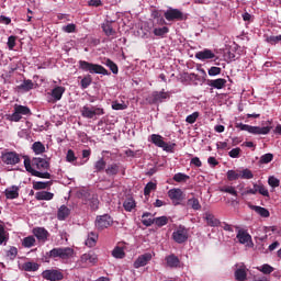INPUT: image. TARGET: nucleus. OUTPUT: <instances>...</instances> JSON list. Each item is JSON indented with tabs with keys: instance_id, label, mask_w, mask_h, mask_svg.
<instances>
[{
	"instance_id": "6ab92c4d",
	"label": "nucleus",
	"mask_w": 281,
	"mask_h": 281,
	"mask_svg": "<svg viewBox=\"0 0 281 281\" xmlns=\"http://www.w3.org/2000/svg\"><path fill=\"white\" fill-rule=\"evenodd\" d=\"M120 173V164L117 162H112L106 166L105 168V175L108 177H115Z\"/></svg>"
},
{
	"instance_id": "c85d7f7f",
	"label": "nucleus",
	"mask_w": 281,
	"mask_h": 281,
	"mask_svg": "<svg viewBox=\"0 0 281 281\" xmlns=\"http://www.w3.org/2000/svg\"><path fill=\"white\" fill-rule=\"evenodd\" d=\"M66 89L64 87H55V89L52 91V97L55 102L60 101Z\"/></svg>"
},
{
	"instance_id": "c9c22d12",
	"label": "nucleus",
	"mask_w": 281,
	"mask_h": 281,
	"mask_svg": "<svg viewBox=\"0 0 281 281\" xmlns=\"http://www.w3.org/2000/svg\"><path fill=\"white\" fill-rule=\"evenodd\" d=\"M170 32L168 26L155 27L154 35L159 38H165V36Z\"/></svg>"
},
{
	"instance_id": "5fc2aeb1",
	"label": "nucleus",
	"mask_w": 281,
	"mask_h": 281,
	"mask_svg": "<svg viewBox=\"0 0 281 281\" xmlns=\"http://www.w3.org/2000/svg\"><path fill=\"white\" fill-rule=\"evenodd\" d=\"M35 238L33 236H29V237H25L23 239V243L22 245L25 247V248H31L32 246H34L35 244Z\"/></svg>"
},
{
	"instance_id": "cd10ccee",
	"label": "nucleus",
	"mask_w": 281,
	"mask_h": 281,
	"mask_svg": "<svg viewBox=\"0 0 281 281\" xmlns=\"http://www.w3.org/2000/svg\"><path fill=\"white\" fill-rule=\"evenodd\" d=\"M35 198L38 201H50L54 199V193H50L49 191H38Z\"/></svg>"
},
{
	"instance_id": "6e6d98bb",
	"label": "nucleus",
	"mask_w": 281,
	"mask_h": 281,
	"mask_svg": "<svg viewBox=\"0 0 281 281\" xmlns=\"http://www.w3.org/2000/svg\"><path fill=\"white\" fill-rule=\"evenodd\" d=\"M199 116H200V112H193L192 114L186 117V122L189 124H194L199 119Z\"/></svg>"
},
{
	"instance_id": "bf43d9fd",
	"label": "nucleus",
	"mask_w": 281,
	"mask_h": 281,
	"mask_svg": "<svg viewBox=\"0 0 281 281\" xmlns=\"http://www.w3.org/2000/svg\"><path fill=\"white\" fill-rule=\"evenodd\" d=\"M240 153H241V149L240 147H236V148H233L229 153H228V156L233 159H237L240 157Z\"/></svg>"
},
{
	"instance_id": "f3484780",
	"label": "nucleus",
	"mask_w": 281,
	"mask_h": 281,
	"mask_svg": "<svg viewBox=\"0 0 281 281\" xmlns=\"http://www.w3.org/2000/svg\"><path fill=\"white\" fill-rule=\"evenodd\" d=\"M237 268L235 270V280L236 281H246L247 280V272L245 263L235 265Z\"/></svg>"
},
{
	"instance_id": "6e6552de",
	"label": "nucleus",
	"mask_w": 281,
	"mask_h": 281,
	"mask_svg": "<svg viewBox=\"0 0 281 281\" xmlns=\"http://www.w3.org/2000/svg\"><path fill=\"white\" fill-rule=\"evenodd\" d=\"M81 116L85 119H94L97 115H104L105 111L102 108L83 105L80 110Z\"/></svg>"
},
{
	"instance_id": "0eeeda50",
	"label": "nucleus",
	"mask_w": 281,
	"mask_h": 281,
	"mask_svg": "<svg viewBox=\"0 0 281 281\" xmlns=\"http://www.w3.org/2000/svg\"><path fill=\"white\" fill-rule=\"evenodd\" d=\"M171 98L170 92L162 91H154L148 98L147 101L149 104H160L166 102V100H169Z\"/></svg>"
},
{
	"instance_id": "052dcab7",
	"label": "nucleus",
	"mask_w": 281,
	"mask_h": 281,
	"mask_svg": "<svg viewBox=\"0 0 281 281\" xmlns=\"http://www.w3.org/2000/svg\"><path fill=\"white\" fill-rule=\"evenodd\" d=\"M77 160V157L75 155V151L72 149H68L66 154V161L67 162H75Z\"/></svg>"
},
{
	"instance_id": "39448f33",
	"label": "nucleus",
	"mask_w": 281,
	"mask_h": 281,
	"mask_svg": "<svg viewBox=\"0 0 281 281\" xmlns=\"http://www.w3.org/2000/svg\"><path fill=\"white\" fill-rule=\"evenodd\" d=\"M237 127L240 131H246L247 133H250L251 135H268L271 131V126H251L247 124L239 123L237 124Z\"/></svg>"
},
{
	"instance_id": "2f4dec72",
	"label": "nucleus",
	"mask_w": 281,
	"mask_h": 281,
	"mask_svg": "<svg viewBox=\"0 0 281 281\" xmlns=\"http://www.w3.org/2000/svg\"><path fill=\"white\" fill-rule=\"evenodd\" d=\"M53 184V181H34L33 182V189L38 191V190H45L48 187Z\"/></svg>"
},
{
	"instance_id": "bb28decb",
	"label": "nucleus",
	"mask_w": 281,
	"mask_h": 281,
	"mask_svg": "<svg viewBox=\"0 0 281 281\" xmlns=\"http://www.w3.org/2000/svg\"><path fill=\"white\" fill-rule=\"evenodd\" d=\"M187 206L192 209L193 211H200L202 209V205L198 198H189V200H187Z\"/></svg>"
},
{
	"instance_id": "a878e982",
	"label": "nucleus",
	"mask_w": 281,
	"mask_h": 281,
	"mask_svg": "<svg viewBox=\"0 0 281 281\" xmlns=\"http://www.w3.org/2000/svg\"><path fill=\"white\" fill-rule=\"evenodd\" d=\"M108 162L103 157H101L99 160L94 162V172L101 173L103 170H106Z\"/></svg>"
},
{
	"instance_id": "5701e85b",
	"label": "nucleus",
	"mask_w": 281,
	"mask_h": 281,
	"mask_svg": "<svg viewBox=\"0 0 281 281\" xmlns=\"http://www.w3.org/2000/svg\"><path fill=\"white\" fill-rule=\"evenodd\" d=\"M204 218L206 224L211 227H218L221 225V221L216 218L212 213H205Z\"/></svg>"
},
{
	"instance_id": "4468645a",
	"label": "nucleus",
	"mask_w": 281,
	"mask_h": 281,
	"mask_svg": "<svg viewBox=\"0 0 281 281\" xmlns=\"http://www.w3.org/2000/svg\"><path fill=\"white\" fill-rule=\"evenodd\" d=\"M168 196L176 205H179L181 201L186 199V193L180 188H172L168 192Z\"/></svg>"
},
{
	"instance_id": "4d7b16f0",
	"label": "nucleus",
	"mask_w": 281,
	"mask_h": 281,
	"mask_svg": "<svg viewBox=\"0 0 281 281\" xmlns=\"http://www.w3.org/2000/svg\"><path fill=\"white\" fill-rule=\"evenodd\" d=\"M257 192L262 196L269 198V191L262 183H257Z\"/></svg>"
},
{
	"instance_id": "f8f14e48",
	"label": "nucleus",
	"mask_w": 281,
	"mask_h": 281,
	"mask_svg": "<svg viewBox=\"0 0 281 281\" xmlns=\"http://www.w3.org/2000/svg\"><path fill=\"white\" fill-rule=\"evenodd\" d=\"M165 19L168 22H181L186 16L179 9H169L165 12Z\"/></svg>"
},
{
	"instance_id": "338daca9",
	"label": "nucleus",
	"mask_w": 281,
	"mask_h": 281,
	"mask_svg": "<svg viewBox=\"0 0 281 281\" xmlns=\"http://www.w3.org/2000/svg\"><path fill=\"white\" fill-rule=\"evenodd\" d=\"M64 32L67 34H71L76 32V24L70 23L64 26Z\"/></svg>"
},
{
	"instance_id": "a211bd4d",
	"label": "nucleus",
	"mask_w": 281,
	"mask_h": 281,
	"mask_svg": "<svg viewBox=\"0 0 281 281\" xmlns=\"http://www.w3.org/2000/svg\"><path fill=\"white\" fill-rule=\"evenodd\" d=\"M35 237L45 243L48 239L49 233L44 227H36L33 229Z\"/></svg>"
},
{
	"instance_id": "a18cd8bd",
	"label": "nucleus",
	"mask_w": 281,
	"mask_h": 281,
	"mask_svg": "<svg viewBox=\"0 0 281 281\" xmlns=\"http://www.w3.org/2000/svg\"><path fill=\"white\" fill-rule=\"evenodd\" d=\"M92 77L91 75H87L85 78L81 79L80 81V86H81V89H87L89 88L91 85H92Z\"/></svg>"
},
{
	"instance_id": "0e129e2a",
	"label": "nucleus",
	"mask_w": 281,
	"mask_h": 281,
	"mask_svg": "<svg viewBox=\"0 0 281 281\" xmlns=\"http://www.w3.org/2000/svg\"><path fill=\"white\" fill-rule=\"evenodd\" d=\"M99 204H100V201H99L98 198H91V199H90V209H91L92 211L99 210Z\"/></svg>"
},
{
	"instance_id": "ddd939ff",
	"label": "nucleus",
	"mask_w": 281,
	"mask_h": 281,
	"mask_svg": "<svg viewBox=\"0 0 281 281\" xmlns=\"http://www.w3.org/2000/svg\"><path fill=\"white\" fill-rule=\"evenodd\" d=\"M111 225H113V218L110 215L105 214L102 216H97L95 227L99 231H103V229L110 227Z\"/></svg>"
},
{
	"instance_id": "9d476101",
	"label": "nucleus",
	"mask_w": 281,
	"mask_h": 281,
	"mask_svg": "<svg viewBox=\"0 0 281 281\" xmlns=\"http://www.w3.org/2000/svg\"><path fill=\"white\" fill-rule=\"evenodd\" d=\"M173 241L178 244H183L189 239V231L180 225L178 226V229H176L172 234Z\"/></svg>"
},
{
	"instance_id": "680f3d73",
	"label": "nucleus",
	"mask_w": 281,
	"mask_h": 281,
	"mask_svg": "<svg viewBox=\"0 0 281 281\" xmlns=\"http://www.w3.org/2000/svg\"><path fill=\"white\" fill-rule=\"evenodd\" d=\"M268 183L271 188H278L280 186V180L274 176L269 177Z\"/></svg>"
},
{
	"instance_id": "37998d69",
	"label": "nucleus",
	"mask_w": 281,
	"mask_h": 281,
	"mask_svg": "<svg viewBox=\"0 0 281 281\" xmlns=\"http://www.w3.org/2000/svg\"><path fill=\"white\" fill-rule=\"evenodd\" d=\"M258 192V183H254V187L250 188V187H247L246 189H244V191H241V196H247L249 194H257Z\"/></svg>"
},
{
	"instance_id": "412c9836",
	"label": "nucleus",
	"mask_w": 281,
	"mask_h": 281,
	"mask_svg": "<svg viewBox=\"0 0 281 281\" xmlns=\"http://www.w3.org/2000/svg\"><path fill=\"white\" fill-rule=\"evenodd\" d=\"M207 85L214 89L221 90L224 89L227 85V79H210Z\"/></svg>"
},
{
	"instance_id": "f03ea898",
	"label": "nucleus",
	"mask_w": 281,
	"mask_h": 281,
	"mask_svg": "<svg viewBox=\"0 0 281 281\" xmlns=\"http://www.w3.org/2000/svg\"><path fill=\"white\" fill-rule=\"evenodd\" d=\"M79 68L83 71H88L89 74H98L103 76H110L111 72L100 64L90 63L87 60H79Z\"/></svg>"
},
{
	"instance_id": "1a4fd4ad",
	"label": "nucleus",
	"mask_w": 281,
	"mask_h": 281,
	"mask_svg": "<svg viewBox=\"0 0 281 281\" xmlns=\"http://www.w3.org/2000/svg\"><path fill=\"white\" fill-rule=\"evenodd\" d=\"M42 278L46 281H63L65 276L59 269H47L43 271Z\"/></svg>"
},
{
	"instance_id": "e433bc0d",
	"label": "nucleus",
	"mask_w": 281,
	"mask_h": 281,
	"mask_svg": "<svg viewBox=\"0 0 281 281\" xmlns=\"http://www.w3.org/2000/svg\"><path fill=\"white\" fill-rule=\"evenodd\" d=\"M220 192L228 193L233 196H238V191H236V188L234 186L220 187Z\"/></svg>"
},
{
	"instance_id": "393cba45",
	"label": "nucleus",
	"mask_w": 281,
	"mask_h": 281,
	"mask_svg": "<svg viewBox=\"0 0 281 281\" xmlns=\"http://www.w3.org/2000/svg\"><path fill=\"white\" fill-rule=\"evenodd\" d=\"M5 198L9 200H14L19 198V188L13 186L12 188H8L4 191Z\"/></svg>"
},
{
	"instance_id": "f704fd0d",
	"label": "nucleus",
	"mask_w": 281,
	"mask_h": 281,
	"mask_svg": "<svg viewBox=\"0 0 281 281\" xmlns=\"http://www.w3.org/2000/svg\"><path fill=\"white\" fill-rule=\"evenodd\" d=\"M22 268L25 272H36L40 266L36 262L27 261L22 266Z\"/></svg>"
},
{
	"instance_id": "9b49d317",
	"label": "nucleus",
	"mask_w": 281,
	"mask_h": 281,
	"mask_svg": "<svg viewBox=\"0 0 281 281\" xmlns=\"http://www.w3.org/2000/svg\"><path fill=\"white\" fill-rule=\"evenodd\" d=\"M151 143H153L155 146H157V147L164 149V150L167 151V153H171V151L173 150V147L176 146V144H173V145H168V144L162 139V136L159 135V134H153V135H151Z\"/></svg>"
},
{
	"instance_id": "864d4df0",
	"label": "nucleus",
	"mask_w": 281,
	"mask_h": 281,
	"mask_svg": "<svg viewBox=\"0 0 281 281\" xmlns=\"http://www.w3.org/2000/svg\"><path fill=\"white\" fill-rule=\"evenodd\" d=\"M272 160H273V154L268 153V154H265V155L261 156L260 164L261 165H268Z\"/></svg>"
},
{
	"instance_id": "a19ab883",
	"label": "nucleus",
	"mask_w": 281,
	"mask_h": 281,
	"mask_svg": "<svg viewBox=\"0 0 281 281\" xmlns=\"http://www.w3.org/2000/svg\"><path fill=\"white\" fill-rule=\"evenodd\" d=\"M135 200L133 198H126V200L123 203V207L126 212H131L133 209H135Z\"/></svg>"
},
{
	"instance_id": "69168bd1",
	"label": "nucleus",
	"mask_w": 281,
	"mask_h": 281,
	"mask_svg": "<svg viewBox=\"0 0 281 281\" xmlns=\"http://www.w3.org/2000/svg\"><path fill=\"white\" fill-rule=\"evenodd\" d=\"M274 271L273 267H271L270 265H263L260 269V272H262L263 274H271Z\"/></svg>"
},
{
	"instance_id": "3c124183",
	"label": "nucleus",
	"mask_w": 281,
	"mask_h": 281,
	"mask_svg": "<svg viewBox=\"0 0 281 281\" xmlns=\"http://www.w3.org/2000/svg\"><path fill=\"white\" fill-rule=\"evenodd\" d=\"M240 179V173L236 170H228L227 171V180L228 181H236Z\"/></svg>"
},
{
	"instance_id": "4c0bfd02",
	"label": "nucleus",
	"mask_w": 281,
	"mask_h": 281,
	"mask_svg": "<svg viewBox=\"0 0 281 281\" xmlns=\"http://www.w3.org/2000/svg\"><path fill=\"white\" fill-rule=\"evenodd\" d=\"M250 209L252 211H255L257 214H259L261 217H269L270 216V213L267 209H263V207H260V206H255V205H251Z\"/></svg>"
},
{
	"instance_id": "aec40b11",
	"label": "nucleus",
	"mask_w": 281,
	"mask_h": 281,
	"mask_svg": "<svg viewBox=\"0 0 281 281\" xmlns=\"http://www.w3.org/2000/svg\"><path fill=\"white\" fill-rule=\"evenodd\" d=\"M81 262H85L86 265H97L98 255L94 252L83 254L81 256Z\"/></svg>"
},
{
	"instance_id": "423d86ee",
	"label": "nucleus",
	"mask_w": 281,
	"mask_h": 281,
	"mask_svg": "<svg viewBox=\"0 0 281 281\" xmlns=\"http://www.w3.org/2000/svg\"><path fill=\"white\" fill-rule=\"evenodd\" d=\"M148 216H151L150 213L146 212L142 216V223L149 227L153 224H156L158 227H162L169 223V218L167 216L156 217V218H147Z\"/></svg>"
},
{
	"instance_id": "c756f323",
	"label": "nucleus",
	"mask_w": 281,
	"mask_h": 281,
	"mask_svg": "<svg viewBox=\"0 0 281 281\" xmlns=\"http://www.w3.org/2000/svg\"><path fill=\"white\" fill-rule=\"evenodd\" d=\"M236 237L240 244H246L248 241H251V236L246 231H243V229L238 231Z\"/></svg>"
},
{
	"instance_id": "de8ad7c7",
	"label": "nucleus",
	"mask_w": 281,
	"mask_h": 281,
	"mask_svg": "<svg viewBox=\"0 0 281 281\" xmlns=\"http://www.w3.org/2000/svg\"><path fill=\"white\" fill-rule=\"evenodd\" d=\"M157 189V184L153 181H149L145 188H144V194L145 196H149L151 191H155Z\"/></svg>"
},
{
	"instance_id": "7ed1b4c3",
	"label": "nucleus",
	"mask_w": 281,
	"mask_h": 281,
	"mask_svg": "<svg viewBox=\"0 0 281 281\" xmlns=\"http://www.w3.org/2000/svg\"><path fill=\"white\" fill-rule=\"evenodd\" d=\"M48 258H59L60 260H70L74 258L75 250L70 247H57L47 252Z\"/></svg>"
},
{
	"instance_id": "13d9d810",
	"label": "nucleus",
	"mask_w": 281,
	"mask_h": 281,
	"mask_svg": "<svg viewBox=\"0 0 281 281\" xmlns=\"http://www.w3.org/2000/svg\"><path fill=\"white\" fill-rule=\"evenodd\" d=\"M8 258L10 260H14V258L18 256V248L14 246H11L10 249L7 251Z\"/></svg>"
},
{
	"instance_id": "c03bdc74",
	"label": "nucleus",
	"mask_w": 281,
	"mask_h": 281,
	"mask_svg": "<svg viewBox=\"0 0 281 281\" xmlns=\"http://www.w3.org/2000/svg\"><path fill=\"white\" fill-rule=\"evenodd\" d=\"M190 179V176L183 173V172H178L173 175V181L181 183V182H187Z\"/></svg>"
},
{
	"instance_id": "774afa93",
	"label": "nucleus",
	"mask_w": 281,
	"mask_h": 281,
	"mask_svg": "<svg viewBox=\"0 0 281 281\" xmlns=\"http://www.w3.org/2000/svg\"><path fill=\"white\" fill-rule=\"evenodd\" d=\"M127 106L124 103H119L117 101L112 102V109L120 111L125 110Z\"/></svg>"
},
{
	"instance_id": "b1692460",
	"label": "nucleus",
	"mask_w": 281,
	"mask_h": 281,
	"mask_svg": "<svg viewBox=\"0 0 281 281\" xmlns=\"http://www.w3.org/2000/svg\"><path fill=\"white\" fill-rule=\"evenodd\" d=\"M167 267L176 269L180 265V259L176 255H169L166 257Z\"/></svg>"
},
{
	"instance_id": "603ef678",
	"label": "nucleus",
	"mask_w": 281,
	"mask_h": 281,
	"mask_svg": "<svg viewBox=\"0 0 281 281\" xmlns=\"http://www.w3.org/2000/svg\"><path fill=\"white\" fill-rule=\"evenodd\" d=\"M14 109L18 113H20L21 116L31 114V110L27 106L15 105Z\"/></svg>"
},
{
	"instance_id": "58836bf2",
	"label": "nucleus",
	"mask_w": 281,
	"mask_h": 281,
	"mask_svg": "<svg viewBox=\"0 0 281 281\" xmlns=\"http://www.w3.org/2000/svg\"><path fill=\"white\" fill-rule=\"evenodd\" d=\"M20 90H23L25 92H29L34 88V83L32 82V79H24L23 83L18 87Z\"/></svg>"
},
{
	"instance_id": "79ce46f5",
	"label": "nucleus",
	"mask_w": 281,
	"mask_h": 281,
	"mask_svg": "<svg viewBox=\"0 0 281 281\" xmlns=\"http://www.w3.org/2000/svg\"><path fill=\"white\" fill-rule=\"evenodd\" d=\"M9 240V233L3 225H0V245H5Z\"/></svg>"
},
{
	"instance_id": "f257e3e1",
	"label": "nucleus",
	"mask_w": 281,
	"mask_h": 281,
	"mask_svg": "<svg viewBox=\"0 0 281 281\" xmlns=\"http://www.w3.org/2000/svg\"><path fill=\"white\" fill-rule=\"evenodd\" d=\"M23 158L26 171L33 177L41 179H52V175L47 171L50 169V162L48 160L41 157H34L31 159L29 156H23Z\"/></svg>"
},
{
	"instance_id": "dca6fc26",
	"label": "nucleus",
	"mask_w": 281,
	"mask_h": 281,
	"mask_svg": "<svg viewBox=\"0 0 281 281\" xmlns=\"http://www.w3.org/2000/svg\"><path fill=\"white\" fill-rule=\"evenodd\" d=\"M194 57L199 60H209L214 59L216 54L212 49L204 48L203 50L196 52Z\"/></svg>"
},
{
	"instance_id": "09e8293b",
	"label": "nucleus",
	"mask_w": 281,
	"mask_h": 281,
	"mask_svg": "<svg viewBox=\"0 0 281 281\" xmlns=\"http://www.w3.org/2000/svg\"><path fill=\"white\" fill-rule=\"evenodd\" d=\"M239 178L244 179V180H250V179L254 178V173L250 169L246 168V169L240 171Z\"/></svg>"
},
{
	"instance_id": "2eb2a0df",
	"label": "nucleus",
	"mask_w": 281,
	"mask_h": 281,
	"mask_svg": "<svg viewBox=\"0 0 281 281\" xmlns=\"http://www.w3.org/2000/svg\"><path fill=\"white\" fill-rule=\"evenodd\" d=\"M153 256L150 252H146L144 255H140L134 262V268L139 269L143 267H146L148 262H150Z\"/></svg>"
},
{
	"instance_id": "ea45409f",
	"label": "nucleus",
	"mask_w": 281,
	"mask_h": 281,
	"mask_svg": "<svg viewBox=\"0 0 281 281\" xmlns=\"http://www.w3.org/2000/svg\"><path fill=\"white\" fill-rule=\"evenodd\" d=\"M105 66L109 67L112 74L114 75H117V72H120V68L117 67V64H115V61H113L111 58H106Z\"/></svg>"
},
{
	"instance_id": "473e14b6",
	"label": "nucleus",
	"mask_w": 281,
	"mask_h": 281,
	"mask_svg": "<svg viewBox=\"0 0 281 281\" xmlns=\"http://www.w3.org/2000/svg\"><path fill=\"white\" fill-rule=\"evenodd\" d=\"M98 238H99V236L97 234H94L93 232L89 233L88 237L85 241L86 246H88V247L95 246L98 243Z\"/></svg>"
},
{
	"instance_id": "e2e57ef3",
	"label": "nucleus",
	"mask_w": 281,
	"mask_h": 281,
	"mask_svg": "<svg viewBox=\"0 0 281 281\" xmlns=\"http://www.w3.org/2000/svg\"><path fill=\"white\" fill-rule=\"evenodd\" d=\"M21 119H22V115L18 113V111H15V108H14V112L8 116V120L11 122H19Z\"/></svg>"
},
{
	"instance_id": "4be33fe9",
	"label": "nucleus",
	"mask_w": 281,
	"mask_h": 281,
	"mask_svg": "<svg viewBox=\"0 0 281 281\" xmlns=\"http://www.w3.org/2000/svg\"><path fill=\"white\" fill-rule=\"evenodd\" d=\"M102 31L108 37H112L115 36V34H117V32L113 27V22L110 21L102 24Z\"/></svg>"
},
{
	"instance_id": "7c9ffc66",
	"label": "nucleus",
	"mask_w": 281,
	"mask_h": 281,
	"mask_svg": "<svg viewBox=\"0 0 281 281\" xmlns=\"http://www.w3.org/2000/svg\"><path fill=\"white\" fill-rule=\"evenodd\" d=\"M69 215L70 210L66 205H63L59 207V211H57V220L59 221H65Z\"/></svg>"
},
{
	"instance_id": "49530a36",
	"label": "nucleus",
	"mask_w": 281,
	"mask_h": 281,
	"mask_svg": "<svg viewBox=\"0 0 281 281\" xmlns=\"http://www.w3.org/2000/svg\"><path fill=\"white\" fill-rule=\"evenodd\" d=\"M112 256H113V258H119V259L124 258V256H125L124 248H122V247H120V246H116V247L112 250Z\"/></svg>"
},
{
	"instance_id": "72a5a7b5",
	"label": "nucleus",
	"mask_w": 281,
	"mask_h": 281,
	"mask_svg": "<svg viewBox=\"0 0 281 281\" xmlns=\"http://www.w3.org/2000/svg\"><path fill=\"white\" fill-rule=\"evenodd\" d=\"M32 149L37 156L43 155L46 151V147L42 142H35L32 146Z\"/></svg>"
},
{
	"instance_id": "8fccbe9b",
	"label": "nucleus",
	"mask_w": 281,
	"mask_h": 281,
	"mask_svg": "<svg viewBox=\"0 0 281 281\" xmlns=\"http://www.w3.org/2000/svg\"><path fill=\"white\" fill-rule=\"evenodd\" d=\"M222 74V67H217V66H212L209 68L207 70V75L210 77H215V76H220Z\"/></svg>"
},
{
	"instance_id": "20e7f679",
	"label": "nucleus",
	"mask_w": 281,
	"mask_h": 281,
	"mask_svg": "<svg viewBox=\"0 0 281 281\" xmlns=\"http://www.w3.org/2000/svg\"><path fill=\"white\" fill-rule=\"evenodd\" d=\"M0 159L4 165L14 167L21 162V155L5 149L1 153Z\"/></svg>"
}]
</instances>
